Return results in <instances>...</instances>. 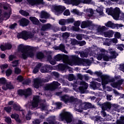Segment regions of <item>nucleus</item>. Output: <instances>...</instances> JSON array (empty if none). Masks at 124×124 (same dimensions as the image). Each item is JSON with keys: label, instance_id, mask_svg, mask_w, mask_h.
<instances>
[{"label": "nucleus", "instance_id": "1", "mask_svg": "<svg viewBox=\"0 0 124 124\" xmlns=\"http://www.w3.org/2000/svg\"><path fill=\"white\" fill-rule=\"evenodd\" d=\"M18 51L22 53L21 55V59L23 60H27L28 58H33L34 57V53L32 51H34V48L30 46H24L23 44H20L18 47Z\"/></svg>", "mask_w": 124, "mask_h": 124}, {"label": "nucleus", "instance_id": "2", "mask_svg": "<svg viewBox=\"0 0 124 124\" xmlns=\"http://www.w3.org/2000/svg\"><path fill=\"white\" fill-rule=\"evenodd\" d=\"M94 74L97 75L98 77H100L102 80V85L103 86V89L106 88V85L108 83H113L115 82V79L112 78H110V76L107 75H103L102 72L96 71L94 72Z\"/></svg>", "mask_w": 124, "mask_h": 124}, {"label": "nucleus", "instance_id": "3", "mask_svg": "<svg viewBox=\"0 0 124 124\" xmlns=\"http://www.w3.org/2000/svg\"><path fill=\"white\" fill-rule=\"evenodd\" d=\"M106 12H108V15H110V16H112L114 20H118V19L120 18L121 10H120V8L119 7H115V8L110 7L109 9H106Z\"/></svg>", "mask_w": 124, "mask_h": 124}, {"label": "nucleus", "instance_id": "4", "mask_svg": "<svg viewBox=\"0 0 124 124\" xmlns=\"http://www.w3.org/2000/svg\"><path fill=\"white\" fill-rule=\"evenodd\" d=\"M34 34L31 32H29L27 31H23L21 32L18 33L17 34V37L19 39L21 38L24 39V40H28V39H31L33 38Z\"/></svg>", "mask_w": 124, "mask_h": 124}, {"label": "nucleus", "instance_id": "5", "mask_svg": "<svg viewBox=\"0 0 124 124\" xmlns=\"http://www.w3.org/2000/svg\"><path fill=\"white\" fill-rule=\"evenodd\" d=\"M60 117L62 121H65L67 124L72 123V121H73V116L70 112L67 111H65L60 114Z\"/></svg>", "mask_w": 124, "mask_h": 124}, {"label": "nucleus", "instance_id": "6", "mask_svg": "<svg viewBox=\"0 0 124 124\" xmlns=\"http://www.w3.org/2000/svg\"><path fill=\"white\" fill-rule=\"evenodd\" d=\"M61 101H63L64 103H72V102H77L78 101V98L74 97V96H69L67 94H64L61 97Z\"/></svg>", "mask_w": 124, "mask_h": 124}, {"label": "nucleus", "instance_id": "7", "mask_svg": "<svg viewBox=\"0 0 124 124\" xmlns=\"http://www.w3.org/2000/svg\"><path fill=\"white\" fill-rule=\"evenodd\" d=\"M61 86V84L58 81H53L52 83L46 84L45 87V91H55L59 87Z\"/></svg>", "mask_w": 124, "mask_h": 124}, {"label": "nucleus", "instance_id": "8", "mask_svg": "<svg viewBox=\"0 0 124 124\" xmlns=\"http://www.w3.org/2000/svg\"><path fill=\"white\" fill-rule=\"evenodd\" d=\"M41 102L40 96L39 95H35L33 97V100L31 102V106L30 107L31 110H33V108L38 107V104Z\"/></svg>", "mask_w": 124, "mask_h": 124}, {"label": "nucleus", "instance_id": "9", "mask_svg": "<svg viewBox=\"0 0 124 124\" xmlns=\"http://www.w3.org/2000/svg\"><path fill=\"white\" fill-rule=\"evenodd\" d=\"M96 100H99L97 102V104L104 111L107 110V109H111V103L109 102H106L105 103H104L103 104H101L99 103V101H100V99L98 98L96 99Z\"/></svg>", "mask_w": 124, "mask_h": 124}, {"label": "nucleus", "instance_id": "10", "mask_svg": "<svg viewBox=\"0 0 124 124\" xmlns=\"http://www.w3.org/2000/svg\"><path fill=\"white\" fill-rule=\"evenodd\" d=\"M53 70V66L51 65H45L41 69V72L42 73H49Z\"/></svg>", "mask_w": 124, "mask_h": 124}, {"label": "nucleus", "instance_id": "11", "mask_svg": "<svg viewBox=\"0 0 124 124\" xmlns=\"http://www.w3.org/2000/svg\"><path fill=\"white\" fill-rule=\"evenodd\" d=\"M18 23L20 27L25 28V27H28L30 24V20L25 17L22 18L18 20Z\"/></svg>", "mask_w": 124, "mask_h": 124}, {"label": "nucleus", "instance_id": "12", "mask_svg": "<svg viewBox=\"0 0 124 124\" xmlns=\"http://www.w3.org/2000/svg\"><path fill=\"white\" fill-rule=\"evenodd\" d=\"M0 48L2 51H6V50H10L12 49V45L9 43H5L4 45H1Z\"/></svg>", "mask_w": 124, "mask_h": 124}, {"label": "nucleus", "instance_id": "13", "mask_svg": "<svg viewBox=\"0 0 124 124\" xmlns=\"http://www.w3.org/2000/svg\"><path fill=\"white\" fill-rule=\"evenodd\" d=\"M54 9L57 13H62L66 9V8L63 6L59 5L54 6Z\"/></svg>", "mask_w": 124, "mask_h": 124}, {"label": "nucleus", "instance_id": "14", "mask_svg": "<svg viewBox=\"0 0 124 124\" xmlns=\"http://www.w3.org/2000/svg\"><path fill=\"white\" fill-rule=\"evenodd\" d=\"M93 26V21L88 20L87 21H83L81 25V29H85V28H88V27Z\"/></svg>", "mask_w": 124, "mask_h": 124}, {"label": "nucleus", "instance_id": "15", "mask_svg": "<svg viewBox=\"0 0 124 124\" xmlns=\"http://www.w3.org/2000/svg\"><path fill=\"white\" fill-rule=\"evenodd\" d=\"M64 1H65V2L68 3V2H71L72 4H74V5H76V6H77L78 5H79V4H80V3H83V0H63Z\"/></svg>", "mask_w": 124, "mask_h": 124}, {"label": "nucleus", "instance_id": "16", "mask_svg": "<svg viewBox=\"0 0 124 124\" xmlns=\"http://www.w3.org/2000/svg\"><path fill=\"white\" fill-rule=\"evenodd\" d=\"M40 84H42L41 79L37 78L34 79L33 86L35 89H39V85Z\"/></svg>", "mask_w": 124, "mask_h": 124}, {"label": "nucleus", "instance_id": "17", "mask_svg": "<svg viewBox=\"0 0 124 124\" xmlns=\"http://www.w3.org/2000/svg\"><path fill=\"white\" fill-rule=\"evenodd\" d=\"M51 29H52V25L50 23H47L43 25L41 30L43 31H50Z\"/></svg>", "mask_w": 124, "mask_h": 124}, {"label": "nucleus", "instance_id": "18", "mask_svg": "<svg viewBox=\"0 0 124 124\" xmlns=\"http://www.w3.org/2000/svg\"><path fill=\"white\" fill-rule=\"evenodd\" d=\"M19 117V115L17 113L12 114L11 115V118L14 119L16 123H18V124H22V120L20 119Z\"/></svg>", "mask_w": 124, "mask_h": 124}, {"label": "nucleus", "instance_id": "19", "mask_svg": "<svg viewBox=\"0 0 124 124\" xmlns=\"http://www.w3.org/2000/svg\"><path fill=\"white\" fill-rule=\"evenodd\" d=\"M29 19L33 25L38 26V25H39V24L40 23V22L39 21L38 19H37L35 16H30L29 17Z\"/></svg>", "mask_w": 124, "mask_h": 124}, {"label": "nucleus", "instance_id": "20", "mask_svg": "<svg viewBox=\"0 0 124 124\" xmlns=\"http://www.w3.org/2000/svg\"><path fill=\"white\" fill-rule=\"evenodd\" d=\"M77 62H78V63H81L83 64L84 66H86L87 64L88 63H90V61L88 59H79L77 60Z\"/></svg>", "mask_w": 124, "mask_h": 124}, {"label": "nucleus", "instance_id": "21", "mask_svg": "<svg viewBox=\"0 0 124 124\" xmlns=\"http://www.w3.org/2000/svg\"><path fill=\"white\" fill-rule=\"evenodd\" d=\"M109 54H110V56H109V57L111 60L116 59L117 58V57H118V56H119V54H118V53H117L115 51H109Z\"/></svg>", "mask_w": 124, "mask_h": 124}, {"label": "nucleus", "instance_id": "22", "mask_svg": "<svg viewBox=\"0 0 124 124\" xmlns=\"http://www.w3.org/2000/svg\"><path fill=\"white\" fill-rule=\"evenodd\" d=\"M104 34L105 36V37H113V34H114V32L113 31L110 30L109 31L104 32Z\"/></svg>", "mask_w": 124, "mask_h": 124}, {"label": "nucleus", "instance_id": "23", "mask_svg": "<svg viewBox=\"0 0 124 124\" xmlns=\"http://www.w3.org/2000/svg\"><path fill=\"white\" fill-rule=\"evenodd\" d=\"M13 107L14 110H15L16 111H23V109H21V106L18 103L14 104Z\"/></svg>", "mask_w": 124, "mask_h": 124}, {"label": "nucleus", "instance_id": "24", "mask_svg": "<svg viewBox=\"0 0 124 124\" xmlns=\"http://www.w3.org/2000/svg\"><path fill=\"white\" fill-rule=\"evenodd\" d=\"M105 26L107 27V28H111L112 29L116 28V25L115 24L113 23L112 21H108L107 24H105Z\"/></svg>", "mask_w": 124, "mask_h": 124}, {"label": "nucleus", "instance_id": "25", "mask_svg": "<svg viewBox=\"0 0 124 124\" xmlns=\"http://www.w3.org/2000/svg\"><path fill=\"white\" fill-rule=\"evenodd\" d=\"M36 57L38 60H42L45 58V55L43 52H40L37 54Z\"/></svg>", "mask_w": 124, "mask_h": 124}, {"label": "nucleus", "instance_id": "26", "mask_svg": "<svg viewBox=\"0 0 124 124\" xmlns=\"http://www.w3.org/2000/svg\"><path fill=\"white\" fill-rule=\"evenodd\" d=\"M62 54H57L54 57V60L56 62H60V61H62Z\"/></svg>", "mask_w": 124, "mask_h": 124}, {"label": "nucleus", "instance_id": "27", "mask_svg": "<svg viewBox=\"0 0 124 124\" xmlns=\"http://www.w3.org/2000/svg\"><path fill=\"white\" fill-rule=\"evenodd\" d=\"M48 14H47L45 11H42L41 12L40 17L41 19H46V18H48Z\"/></svg>", "mask_w": 124, "mask_h": 124}, {"label": "nucleus", "instance_id": "28", "mask_svg": "<svg viewBox=\"0 0 124 124\" xmlns=\"http://www.w3.org/2000/svg\"><path fill=\"white\" fill-rule=\"evenodd\" d=\"M19 13H20V14L22 15V16H24L25 17H28V16H30V13L23 10H19Z\"/></svg>", "mask_w": 124, "mask_h": 124}, {"label": "nucleus", "instance_id": "29", "mask_svg": "<svg viewBox=\"0 0 124 124\" xmlns=\"http://www.w3.org/2000/svg\"><path fill=\"white\" fill-rule=\"evenodd\" d=\"M25 97H28L30 95H31L32 93H31V89L28 88L27 90H25Z\"/></svg>", "mask_w": 124, "mask_h": 124}, {"label": "nucleus", "instance_id": "30", "mask_svg": "<svg viewBox=\"0 0 124 124\" xmlns=\"http://www.w3.org/2000/svg\"><path fill=\"white\" fill-rule=\"evenodd\" d=\"M100 119H101V117L98 115L93 116L92 118V120L94 121L95 123H96V122H97V123H99L100 122H101V120H100Z\"/></svg>", "mask_w": 124, "mask_h": 124}, {"label": "nucleus", "instance_id": "31", "mask_svg": "<svg viewBox=\"0 0 124 124\" xmlns=\"http://www.w3.org/2000/svg\"><path fill=\"white\" fill-rule=\"evenodd\" d=\"M85 109H90L91 108H94V106H93L91 103H86L84 105Z\"/></svg>", "mask_w": 124, "mask_h": 124}, {"label": "nucleus", "instance_id": "32", "mask_svg": "<svg viewBox=\"0 0 124 124\" xmlns=\"http://www.w3.org/2000/svg\"><path fill=\"white\" fill-rule=\"evenodd\" d=\"M87 89H88V86H80L78 88V90L81 93H85V90Z\"/></svg>", "mask_w": 124, "mask_h": 124}, {"label": "nucleus", "instance_id": "33", "mask_svg": "<svg viewBox=\"0 0 124 124\" xmlns=\"http://www.w3.org/2000/svg\"><path fill=\"white\" fill-rule=\"evenodd\" d=\"M18 95L20 96H23V95H25L26 96V93L25 92V90L22 89H19L17 91Z\"/></svg>", "mask_w": 124, "mask_h": 124}, {"label": "nucleus", "instance_id": "34", "mask_svg": "<svg viewBox=\"0 0 124 124\" xmlns=\"http://www.w3.org/2000/svg\"><path fill=\"white\" fill-rule=\"evenodd\" d=\"M70 36V33L68 32H65L62 33V37L63 39H67Z\"/></svg>", "mask_w": 124, "mask_h": 124}, {"label": "nucleus", "instance_id": "35", "mask_svg": "<svg viewBox=\"0 0 124 124\" xmlns=\"http://www.w3.org/2000/svg\"><path fill=\"white\" fill-rule=\"evenodd\" d=\"M116 124H124V116H121L120 119L116 121Z\"/></svg>", "mask_w": 124, "mask_h": 124}, {"label": "nucleus", "instance_id": "36", "mask_svg": "<svg viewBox=\"0 0 124 124\" xmlns=\"http://www.w3.org/2000/svg\"><path fill=\"white\" fill-rule=\"evenodd\" d=\"M82 3L83 4H93V0H82Z\"/></svg>", "mask_w": 124, "mask_h": 124}, {"label": "nucleus", "instance_id": "37", "mask_svg": "<svg viewBox=\"0 0 124 124\" xmlns=\"http://www.w3.org/2000/svg\"><path fill=\"white\" fill-rule=\"evenodd\" d=\"M107 28L105 26H99V27L98 28V32H103L104 31H106Z\"/></svg>", "mask_w": 124, "mask_h": 124}, {"label": "nucleus", "instance_id": "38", "mask_svg": "<svg viewBox=\"0 0 124 124\" xmlns=\"http://www.w3.org/2000/svg\"><path fill=\"white\" fill-rule=\"evenodd\" d=\"M68 81H73V80H75V77H74V75L73 74H70L69 76L67 77Z\"/></svg>", "mask_w": 124, "mask_h": 124}, {"label": "nucleus", "instance_id": "39", "mask_svg": "<svg viewBox=\"0 0 124 124\" xmlns=\"http://www.w3.org/2000/svg\"><path fill=\"white\" fill-rule=\"evenodd\" d=\"M4 110L8 113H11L12 110V108L10 106L5 107L4 108Z\"/></svg>", "mask_w": 124, "mask_h": 124}, {"label": "nucleus", "instance_id": "40", "mask_svg": "<svg viewBox=\"0 0 124 124\" xmlns=\"http://www.w3.org/2000/svg\"><path fill=\"white\" fill-rule=\"evenodd\" d=\"M97 84H98V83H97V82L94 81L92 82L91 85V88H92L93 90H96V89H97Z\"/></svg>", "mask_w": 124, "mask_h": 124}, {"label": "nucleus", "instance_id": "41", "mask_svg": "<svg viewBox=\"0 0 124 124\" xmlns=\"http://www.w3.org/2000/svg\"><path fill=\"white\" fill-rule=\"evenodd\" d=\"M6 87H7L8 90H12L14 89V86L11 84V82L6 84Z\"/></svg>", "mask_w": 124, "mask_h": 124}, {"label": "nucleus", "instance_id": "42", "mask_svg": "<svg viewBox=\"0 0 124 124\" xmlns=\"http://www.w3.org/2000/svg\"><path fill=\"white\" fill-rule=\"evenodd\" d=\"M80 56L81 58H88L89 53L82 52L80 53Z\"/></svg>", "mask_w": 124, "mask_h": 124}, {"label": "nucleus", "instance_id": "43", "mask_svg": "<svg viewBox=\"0 0 124 124\" xmlns=\"http://www.w3.org/2000/svg\"><path fill=\"white\" fill-rule=\"evenodd\" d=\"M59 24L61 26H64L66 24V19H61L59 20Z\"/></svg>", "mask_w": 124, "mask_h": 124}, {"label": "nucleus", "instance_id": "44", "mask_svg": "<svg viewBox=\"0 0 124 124\" xmlns=\"http://www.w3.org/2000/svg\"><path fill=\"white\" fill-rule=\"evenodd\" d=\"M112 41V40L109 38H106V42L104 43L106 46H110V42Z\"/></svg>", "mask_w": 124, "mask_h": 124}, {"label": "nucleus", "instance_id": "45", "mask_svg": "<svg viewBox=\"0 0 124 124\" xmlns=\"http://www.w3.org/2000/svg\"><path fill=\"white\" fill-rule=\"evenodd\" d=\"M12 63L13 64L12 65L13 67H16L18 66V64H19V60H15L12 62Z\"/></svg>", "mask_w": 124, "mask_h": 124}, {"label": "nucleus", "instance_id": "46", "mask_svg": "<svg viewBox=\"0 0 124 124\" xmlns=\"http://www.w3.org/2000/svg\"><path fill=\"white\" fill-rule=\"evenodd\" d=\"M49 124H59L58 122H56L54 118H52L48 121Z\"/></svg>", "mask_w": 124, "mask_h": 124}, {"label": "nucleus", "instance_id": "47", "mask_svg": "<svg viewBox=\"0 0 124 124\" xmlns=\"http://www.w3.org/2000/svg\"><path fill=\"white\" fill-rule=\"evenodd\" d=\"M6 84V79L4 78H0V84L5 85Z\"/></svg>", "mask_w": 124, "mask_h": 124}, {"label": "nucleus", "instance_id": "48", "mask_svg": "<svg viewBox=\"0 0 124 124\" xmlns=\"http://www.w3.org/2000/svg\"><path fill=\"white\" fill-rule=\"evenodd\" d=\"M103 60L105 62H109L110 60H112V59L110 58V56H108L107 55L104 54Z\"/></svg>", "mask_w": 124, "mask_h": 124}, {"label": "nucleus", "instance_id": "49", "mask_svg": "<svg viewBox=\"0 0 124 124\" xmlns=\"http://www.w3.org/2000/svg\"><path fill=\"white\" fill-rule=\"evenodd\" d=\"M27 2L30 4V5H31L32 6L33 5H35L36 2L34 0H27Z\"/></svg>", "mask_w": 124, "mask_h": 124}, {"label": "nucleus", "instance_id": "50", "mask_svg": "<svg viewBox=\"0 0 124 124\" xmlns=\"http://www.w3.org/2000/svg\"><path fill=\"white\" fill-rule=\"evenodd\" d=\"M72 30L74 31H77L78 32H80V28L77 27V26H73L72 27Z\"/></svg>", "mask_w": 124, "mask_h": 124}, {"label": "nucleus", "instance_id": "51", "mask_svg": "<svg viewBox=\"0 0 124 124\" xmlns=\"http://www.w3.org/2000/svg\"><path fill=\"white\" fill-rule=\"evenodd\" d=\"M5 73H6V76L7 77H9V76H10V75L11 74H12V70H11L10 69H9L6 70Z\"/></svg>", "mask_w": 124, "mask_h": 124}, {"label": "nucleus", "instance_id": "52", "mask_svg": "<svg viewBox=\"0 0 124 124\" xmlns=\"http://www.w3.org/2000/svg\"><path fill=\"white\" fill-rule=\"evenodd\" d=\"M3 15L4 18H7V19H9V18H10V13H8L7 12H4Z\"/></svg>", "mask_w": 124, "mask_h": 124}, {"label": "nucleus", "instance_id": "53", "mask_svg": "<svg viewBox=\"0 0 124 124\" xmlns=\"http://www.w3.org/2000/svg\"><path fill=\"white\" fill-rule=\"evenodd\" d=\"M5 122L8 124H11L12 123V120H11L10 117H7L5 119Z\"/></svg>", "mask_w": 124, "mask_h": 124}, {"label": "nucleus", "instance_id": "54", "mask_svg": "<svg viewBox=\"0 0 124 124\" xmlns=\"http://www.w3.org/2000/svg\"><path fill=\"white\" fill-rule=\"evenodd\" d=\"M66 22L67 24H72L74 23V19L72 18H70L66 19Z\"/></svg>", "mask_w": 124, "mask_h": 124}, {"label": "nucleus", "instance_id": "55", "mask_svg": "<svg viewBox=\"0 0 124 124\" xmlns=\"http://www.w3.org/2000/svg\"><path fill=\"white\" fill-rule=\"evenodd\" d=\"M15 74H16L17 75H19L20 73H21V69L18 67H16L15 69Z\"/></svg>", "mask_w": 124, "mask_h": 124}, {"label": "nucleus", "instance_id": "56", "mask_svg": "<svg viewBox=\"0 0 124 124\" xmlns=\"http://www.w3.org/2000/svg\"><path fill=\"white\" fill-rule=\"evenodd\" d=\"M58 68L60 69V70H64L65 69V66L63 64H60L58 65Z\"/></svg>", "mask_w": 124, "mask_h": 124}, {"label": "nucleus", "instance_id": "57", "mask_svg": "<svg viewBox=\"0 0 124 124\" xmlns=\"http://www.w3.org/2000/svg\"><path fill=\"white\" fill-rule=\"evenodd\" d=\"M124 45L120 44L118 46L117 49L120 50V51H124Z\"/></svg>", "mask_w": 124, "mask_h": 124}, {"label": "nucleus", "instance_id": "58", "mask_svg": "<svg viewBox=\"0 0 124 124\" xmlns=\"http://www.w3.org/2000/svg\"><path fill=\"white\" fill-rule=\"evenodd\" d=\"M17 80L20 82H23V81L24 80V77H23V76L21 75L18 76L17 78Z\"/></svg>", "mask_w": 124, "mask_h": 124}, {"label": "nucleus", "instance_id": "59", "mask_svg": "<svg viewBox=\"0 0 124 124\" xmlns=\"http://www.w3.org/2000/svg\"><path fill=\"white\" fill-rule=\"evenodd\" d=\"M79 41H77L76 39H73L71 40V44L72 45H77V44H78Z\"/></svg>", "mask_w": 124, "mask_h": 124}, {"label": "nucleus", "instance_id": "60", "mask_svg": "<svg viewBox=\"0 0 124 124\" xmlns=\"http://www.w3.org/2000/svg\"><path fill=\"white\" fill-rule=\"evenodd\" d=\"M104 54L102 53L98 55L97 59L98 61H101V60H102V59L104 58Z\"/></svg>", "mask_w": 124, "mask_h": 124}, {"label": "nucleus", "instance_id": "61", "mask_svg": "<svg viewBox=\"0 0 124 124\" xmlns=\"http://www.w3.org/2000/svg\"><path fill=\"white\" fill-rule=\"evenodd\" d=\"M59 49L60 51L63 52L64 49H65V46L63 45V44H60L59 46Z\"/></svg>", "mask_w": 124, "mask_h": 124}, {"label": "nucleus", "instance_id": "62", "mask_svg": "<svg viewBox=\"0 0 124 124\" xmlns=\"http://www.w3.org/2000/svg\"><path fill=\"white\" fill-rule=\"evenodd\" d=\"M70 15V12L69 11V10L67 9L64 11L63 13V16H69Z\"/></svg>", "mask_w": 124, "mask_h": 124}, {"label": "nucleus", "instance_id": "63", "mask_svg": "<svg viewBox=\"0 0 124 124\" xmlns=\"http://www.w3.org/2000/svg\"><path fill=\"white\" fill-rule=\"evenodd\" d=\"M76 38L78 40H82L83 39V35L81 34H78L76 36Z\"/></svg>", "mask_w": 124, "mask_h": 124}, {"label": "nucleus", "instance_id": "64", "mask_svg": "<svg viewBox=\"0 0 124 124\" xmlns=\"http://www.w3.org/2000/svg\"><path fill=\"white\" fill-rule=\"evenodd\" d=\"M114 37L115 38H118V39L121 38V33L119 32H116L114 34Z\"/></svg>", "mask_w": 124, "mask_h": 124}]
</instances>
